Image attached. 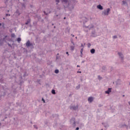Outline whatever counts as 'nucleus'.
<instances>
[{"label":"nucleus","instance_id":"nucleus-1","mask_svg":"<svg viewBox=\"0 0 130 130\" xmlns=\"http://www.w3.org/2000/svg\"><path fill=\"white\" fill-rule=\"evenodd\" d=\"M110 12V9L108 8L106 10H105L103 12V14L105 16H108V14H109V12Z\"/></svg>","mask_w":130,"mask_h":130},{"label":"nucleus","instance_id":"nucleus-2","mask_svg":"<svg viewBox=\"0 0 130 130\" xmlns=\"http://www.w3.org/2000/svg\"><path fill=\"white\" fill-rule=\"evenodd\" d=\"M64 8H68L69 9V10H70V11H72V10H73L74 9V5L69 3L68 7H66L64 6Z\"/></svg>","mask_w":130,"mask_h":130},{"label":"nucleus","instance_id":"nucleus-3","mask_svg":"<svg viewBox=\"0 0 130 130\" xmlns=\"http://www.w3.org/2000/svg\"><path fill=\"white\" fill-rule=\"evenodd\" d=\"M85 28L89 29V30H91V29H93V28H94V26L92 24H90L88 26H85Z\"/></svg>","mask_w":130,"mask_h":130},{"label":"nucleus","instance_id":"nucleus-4","mask_svg":"<svg viewBox=\"0 0 130 130\" xmlns=\"http://www.w3.org/2000/svg\"><path fill=\"white\" fill-rule=\"evenodd\" d=\"M70 109H72L73 110H77V109H78V106H71V107H70Z\"/></svg>","mask_w":130,"mask_h":130},{"label":"nucleus","instance_id":"nucleus-5","mask_svg":"<svg viewBox=\"0 0 130 130\" xmlns=\"http://www.w3.org/2000/svg\"><path fill=\"white\" fill-rule=\"evenodd\" d=\"M91 37H97V35H96V33L95 32V31H92V32H91Z\"/></svg>","mask_w":130,"mask_h":130},{"label":"nucleus","instance_id":"nucleus-6","mask_svg":"<svg viewBox=\"0 0 130 130\" xmlns=\"http://www.w3.org/2000/svg\"><path fill=\"white\" fill-rule=\"evenodd\" d=\"M26 46H27V47H29L31 46V45H32V44L30 43L29 41H28L26 43Z\"/></svg>","mask_w":130,"mask_h":130},{"label":"nucleus","instance_id":"nucleus-7","mask_svg":"<svg viewBox=\"0 0 130 130\" xmlns=\"http://www.w3.org/2000/svg\"><path fill=\"white\" fill-rule=\"evenodd\" d=\"M110 92H111V88H109L108 90H106L105 91V93L106 94H109V93H110Z\"/></svg>","mask_w":130,"mask_h":130},{"label":"nucleus","instance_id":"nucleus-8","mask_svg":"<svg viewBox=\"0 0 130 130\" xmlns=\"http://www.w3.org/2000/svg\"><path fill=\"white\" fill-rule=\"evenodd\" d=\"M97 8L99 9V10H103V7H102L101 5H98Z\"/></svg>","mask_w":130,"mask_h":130},{"label":"nucleus","instance_id":"nucleus-9","mask_svg":"<svg viewBox=\"0 0 130 130\" xmlns=\"http://www.w3.org/2000/svg\"><path fill=\"white\" fill-rule=\"evenodd\" d=\"M93 98H92V97H89L88 99V102H90V103L92 102L93 101Z\"/></svg>","mask_w":130,"mask_h":130},{"label":"nucleus","instance_id":"nucleus-10","mask_svg":"<svg viewBox=\"0 0 130 130\" xmlns=\"http://www.w3.org/2000/svg\"><path fill=\"white\" fill-rule=\"evenodd\" d=\"M118 55H119V56L121 58V59H123V55L122 54V53L119 52Z\"/></svg>","mask_w":130,"mask_h":130},{"label":"nucleus","instance_id":"nucleus-11","mask_svg":"<svg viewBox=\"0 0 130 130\" xmlns=\"http://www.w3.org/2000/svg\"><path fill=\"white\" fill-rule=\"evenodd\" d=\"M90 52L92 54H94V53H95V49H91L90 50Z\"/></svg>","mask_w":130,"mask_h":130},{"label":"nucleus","instance_id":"nucleus-12","mask_svg":"<svg viewBox=\"0 0 130 130\" xmlns=\"http://www.w3.org/2000/svg\"><path fill=\"white\" fill-rule=\"evenodd\" d=\"M73 121L74 124H75V123H76V121H75V118H72L71 120V122H73Z\"/></svg>","mask_w":130,"mask_h":130},{"label":"nucleus","instance_id":"nucleus-13","mask_svg":"<svg viewBox=\"0 0 130 130\" xmlns=\"http://www.w3.org/2000/svg\"><path fill=\"white\" fill-rule=\"evenodd\" d=\"M44 14H45V15H48V14H50V11L48 10V11H47V13H46V12H45V11H44Z\"/></svg>","mask_w":130,"mask_h":130},{"label":"nucleus","instance_id":"nucleus-14","mask_svg":"<svg viewBox=\"0 0 130 130\" xmlns=\"http://www.w3.org/2000/svg\"><path fill=\"white\" fill-rule=\"evenodd\" d=\"M70 48H71V50H72V51H73V50H74V49H75V46H71L70 47Z\"/></svg>","mask_w":130,"mask_h":130},{"label":"nucleus","instance_id":"nucleus-15","mask_svg":"<svg viewBox=\"0 0 130 130\" xmlns=\"http://www.w3.org/2000/svg\"><path fill=\"white\" fill-rule=\"evenodd\" d=\"M69 2V0H62V3H65L67 4V3Z\"/></svg>","mask_w":130,"mask_h":130},{"label":"nucleus","instance_id":"nucleus-16","mask_svg":"<svg viewBox=\"0 0 130 130\" xmlns=\"http://www.w3.org/2000/svg\"><path fill=\"white\" fill-rule=\"evenodd\" d=\"M21 40V39L20 38H17V41L18 42H19V43L20 42Z\"/></svg>","mask_w":130,"mask_h":130},{"label":"nucleus","instance_id":"nucleus-17","mask_svg":"<svg viewBox=\"0 0 130 130\" xmlns=\"http://www.w3.org/2000/svg\"><path fill=\"white\" fill-rule=\"evenodd\" d=\"M87 47H88V48H90V47H91V44L90 43L87 44Z\"/></svg>","mask_w":130,"mask_h":130},{"label":"nucleus","instance_id":"nucleus-18","mask_svg":"<svg viewBox=\"0 0 130 130\" xmlns=\"http://www.w3.org/2000/svg\"><path fill=\"white\" fill-rule=\"evenodd\" d=\"M11 37H13V38L16 37V35H15V34H12Z\"/></svg>","mask_w":130,"mask_h":130},{"label":"nucleus","instance_id":"nucleus-19","mask_svg":"<svg viewBox=\"0 0 130 130\" xmlns=\"http://www.w3.org/2000/svg\"><path fill=\"white\" fill-rule=\"evenodd\" d=\"M59 72V71L58 70H57V69H56V70H55V74H58Z\"/></svg>","mask_w":130,"mask_h":130},{"label":"nucleus","instance_id":"nucleus-20","mask_svg":"<svg viewBox=\"0 0 130 130\" xmlns=\"http://www.w3.org/2000/svg\"><path fill=\"white\" fill-rule=\"evenodd\" d=\"M52 94H55V90L54 89L52 90Z\"/></svg>","mask_w":130,"mask_h":130},{"label":"nucleus","instance_id":"nucleus-21","mask_svg":"<svg viewBox=\"0 0 130 130\" xmlns=\"http://www.w3.org/2000/svg\"><path fill=\"white\" fill-rule=\"evenodd\" d=\"M113 38L114 39H116V38H117V36H114L113 37Z\"/></svg>","mask_w":130,"mask_h":130},{"label":"nucleus","instance_id":"nucleus-22","mask_svg":"<svg viewBox=\"0 0 130 130\" xmlns=\"http://www.w3.org/2000/svg\"><path fill=\"white\" fill-rule=\"evenodd\" d=\"M29 22H30V20H28L27 22L25 23V25H28L29 24Z\"/></svg>","mask_w":130,"mask_h":130},{"label":"nucleus","instance_id":"nucleus-23","mask_svg":"<svg viewBox=\"0 0 130 130\" xmlns=\"http://www.w3.org/2000/svg\"><path fill=\"white\" fill-rule=\"evenodd\" d=\"M122 3H123V5H125V4H126V2L124 1H122Z\"/></svg>","mask_w":130,"mask_h":130},{"label":"nucleus","instance_id":"nucleus-24","mask_svg":"<svg viewBox=\"0 0 130 130\" xmlns=\"http://www.w3.org/2000/svg\"><path fill=\"white\" fill-rule=\"evenodd\" d=\"M81 53V57H82L83 56V52H80Z\"/></svg>","mask_w":130,"mask_h":130},{"label":"nucleus","instance_id":"nucleus-25","mask_svg":"<svg viewBox=\"0 0 130 130\" xmlns=\"http://www.w3.org/2000/svg\"><path fill=\"white\" fill-rule=\"evenodd\" d=\"M83 50H84V49H83V48H82V49H81V50H80V52H83Z\"/></svg>","mask_w":130,"mask_h":130},{"label":"nucleus","instance_id":"nucleus-26","mask_svg":"<svg viewBox=\"0 0 130 130\" xmlns=\"http://www.w3.org/2000/svg\"><path fill=\"white\" fill-rule=\"evenodd\" d=\"M98 78H99V80H101V79H102V78H101V77H100V76H99Z\"/></svg>","mask_w":130,"mask_h":130},{"label":"nucleus","instance_id":"nucleus-27","mask_svg":"<svg viewBox=\"0 0 130 130\" xmlns=\"http://www.w3.org/2000/svg\"><path fill=\"white\" fill-rule=\"evenodd\" d=\"M76 89H80V85H78Z\"/></svg>","mask_w":130,"mask_h":130},{"label":"nucleus","instance_id":"nucleus-28","mask_svg":"<svg viewBox=\"0 0 130 130\" xmlns=\"http://www.w3.org/2000/svg\"><path fill=\"white\" fill-rule=\"evenodd\" d=\"M34 127L37 129V125H34Z\"/></svg>","mask_w":130,"mask_h":130},{"label":"nucleus","instance_id":"nucleus-29","mask_svg":"<svg viewBox=\"0 0 130 130\" xmlns=\"http://www.w3.org/2000/svg\"><path fill=\"white\" fill-rule=\"evenodd\" d=\"M56 3H59V0H56Z\"/></svg>","mask_w":130,"mask_h":130},{"label":"nucleus","instance_id":"nucleus-30","mask_svg":"<svg viewBox=\"0 0 130 130\" xmlns=\"http://www.w3.org/2000/svg\"><path fill=\"white\" fill-rule=\"evenodd\" d=\"M81 47H84V45H83V44H81Z\"/></svg>","mask_w":130,"mask_h":130},{"label":"nucleus","instance_id":"nucleus-31","mask_svg":"<svg viewBox=\"0 0 130 130\" xmlns=\"http://www.w3.org/2000/svg\"><path fill=\"white\" fill-rule=\"evenodd\" d=\"M16 13H17V14H18V13H19V10H17L16 12Z\"/></svg>","mask_w":130,"mask_h":130},{"label":"nucleus","instance_id":"nucleus-32","mask_svg":"<svg viewBox=\"0 0 130 130\" xmlns=\"http://www.w3.org/2000/svg\"><path fill=\"white\" fill-rule=\"evenodd\" d=\"M42 100L44 103H45V101H44V99H42Z\"/></svg>","mask_w":130,"mask_h":130},{"label":"nucleus","instance_id":"nucleus-33","mask_svg":"<svg viewBox=\"0 0 130 130\" xmlns=\"http://www.w3.org/2000/svg\"><path fill=\"white\" fill-rule=\"evenodd\" d=\"M66 54H67V55L69 56V52H66Z\"/></svg>","mask_w":130,"mask_h":130},{"label":"nucleus","instance_id":"nucleus-34","mask_svg":"<svg viewBox=\"0 0 130 130\" xmlns=\"http://www.w3.org/2000/svg\"><path fill=\"white\" fill-rule=\"evenodd\" d=\"M76 129V130H79V127H77Z\"/></svg>","mask_w":130,"mask_h":130},{"label":"nucleus","instance_id":"nucleus-35","mask_svg":"<svg viewBox=\"0 0 130 130\" xmlns=\"http://www.w3.org/2000/svg\"><path fill=\"white\" fill-rule=\"evenodd\" d=\"M72 43L73 45H75V43H74V42H72Z\"/></svg>","mask_w":130,"mask_h":130},{"label":"nucleus","instance_id":"nucleus-36","mask_svg":"<svg viewBox=\"0 0 130 130\" xmlns=\"http://www.w3.org/2000/svg\"><path fill=\"white\" fill-rule=\"evenodd\" d=\"M77 67H78V68H80V66L77 65Z\"/></svg>","mask_w":130,"mask_h":130},{"label":"nucleus","instance_id":"nucleus-37","mask_svg":"<svg viewBox=\"0 0 130 130\" xmlns=\"http://www.w3.org/2000/svg\"><path fill=\"white\" fill-rule=\"evenodd\" d=\"M71 36H73V37H74L75 36L71 35Z\"/></svg>","mask_w":130,"mask_h":130},{"label":"nucleus","instance_id":"nucleus-38","mask_svg":"<svg viewBox=\"0 0 130 130\" xmlns=\"http://www.w3.org/2000/svg\"><path fill=\"white\" fill-rule=\"evenodd\" d=\"M64 20H66V17H64Z\"/></svg>","mask_w":130,"mask_h":130},{"label":"nucleus","instance_id":"nucleus-39","mask_svg":"<svg viewBox=\"0 0 130 130\" xmlns=\"http://www.w3.org/2000/svg\"><path fill=\"white\" fill-rule=\"evenodd\" d=\"M0 26H2V23H0Z\"/></svg>","mask_w":130,"mask_h":130},{"label":"nucleus","instance_id":"nucleus-40","mask_svg":"<svg viewBox=\"0 0 130 130\" xmlns=\"http://www.w3.org/2000/svg\"><path fill=\"white\" fill-rule=\"evenodd\" d=\"M78 73H79V72H78ZM79 73H81V71H80Z\"/></svg>","mask_w":130,"mask_h":130},{"label":"nucleus","instance_id":"nucleus-41","mask_svg":"<svg viewBox=\"0 0 130 130\" xmlns=\"http://www.w3.org/2000/svg\"><path fill=\"white\" fill-rule=\"evenodd\" d=\"M123 97H124V95H123Z\"/></svg>","mask_w":130,"mask_h":130},{"label":"nucleus","instance_id":"nucleus-42","mask_svg":"<svg viewBox=\"0 0 130 130\" xmlns=\"http://www.w3.org/2000/svg\"><path fill=\"white\" fill-rule=\"evenodd\" d=\"M6 16H8V14H6Z\"/></svg>","mask_w":130,"mask_h":130},{"label":"nucleus","instance_id":"nucleus-43","mask_svg":"<svg viewBox=\"0 0 130 130\" xmlns=\"http://www.w3.org/2000/svg\"><path fill=\"white\" fill-rule=\"evenodd\" d=\"M76 39H77V37H76Z\"/></svg>","mask_w":130,"mask_h":130},{"label":"nucleus","instance_id":"nucleus-44","mask_svg":"<svg viewBox=\"0 0 130 130\" xmlns=\"http://www.w3.org/2000/svg\"><path fill=\"white\" fill-rule=\"evenodd\" d=\"M0 126H1V122H0Z\"/></svg>","mask_w":130,"mask_h":130},{"label":"nucleus","instance_id":"nucleus-45","mask_svg":"<svg viewBox=\"0 0 130 130\" xmlns=\"http://www.w3.org/2000/svg\"><path fill=\"white\" fill-rule=\"evenodd\" d=\"M129 103V105H130V103Z\"/></svg>","mask_w":130,"mask_h":130},{"label":"nucleus","instance_id":"nucleus-46","mask_svg":"<svg viewBox=\"0 0 130 130\" xmlns=\"http://www.w3.org/2000/svg\"><path fill=\"white\" fill-rule=\"evenodd\" d=\"M102 130H103V129H102Z\"/></svg>","mask_w":130,"mask_h":130}]
</instances>
